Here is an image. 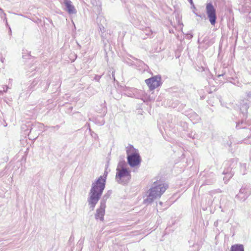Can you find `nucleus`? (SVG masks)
Returning <instances> with one entry per match:
<instances>
[{
	"instance_id": "nucleus-1",
	"label": "nucleus",
	"mask_w": 251,
	"mask_h": 251,
	"mask_svg": "<svg viewBox=\"0 0 251 251\" xmlns=\"http://www.w3.org/2000/svg\"><path fill=\"white\" fill-rule=\"evenodd\" d=\"M107 176V172H105L102 176H100L98 179L92 184L88 202L93 209L100 199L103 190L104 189L105 182Z\"/></svg>"
},
{
	"instance_id": "nucleus-2",
	"label": "nucleus",
	"mask_w": 251,
	"mask_h": 251,
	"mask_svg": "<svg viewBox=\"0 0 251 251\" xmlns=\"http://www.w3.org/2000/svg\"><path fill=\"white\" fill-rule=\"evenodd\" d=\"M127 155V162L131 167L138 166L141 161V158L137 150L135 149L132 146L129 145L126 147V150Z\"/></svg>"
},
{
	"instance_id": "nucleus-3",
	"label": "nucleus",
	"mask_w": 251,
	"mask_h": 251,
	"mask_svg": "<svg viewBox=\"0 0 251 251\" xmlns=\"http://www.w3.org/2000/svg\"><path fill=\"white\" fill-rule=\"evenodd\" d=\"M167 188V186L165 183L160 181L155 182L149 190L148 196L151 200L160 197L166 190Z\"/></svg>"
},
{
	"instance_id": "nucleus-4",
	"label": "nucleus",
	"mask_w": 251,
	"mask_h": 251,
	"mask_svg": "<svg viewBox=\"0 0 251 251\" xmlns=\"http://www.w3.org/2000/svg\"><path fill=\"white\" fill-rule=\"evenodd\" d=\"M116 178L120 183H126L131 178L129 172L127 169H117Z\"/></svg>"
},
{
	"instance_id": "nucleus-5",
	"label": "nucleus",
	"mask_w": 251,
	"mask_h": 251,
	"mask_svg": "<svg viewBox=\"0 0 251 251\" xmlns=\"http://www.w3.org/2000/svg\"><path fill=\"white\" fill-rule=\"evenodd\" d=\"M145 82L150 90H153L161 84V77L160 75H155L145 80Z\"/></svg>"
},
{
	"instance_id": "nucleus-6",
	"label": "nucleus",
	"mask_w": 251,
	"mask_h": 251,
	"mask_svg": "<svg viewBox=\"0 0 251 251\" xmlns=\"http://www.w3.org/2000/svg\"><path fill=\"white\" fill-rule=\"evenodd\" d=\"M206 11L211 24L214 25L216 20V10L212 3H208L206 4Z\"/></svg>"
},
{
	"instance_id": "nucleus-7",
	"label": "nucleus",
	"mask_w": 251,
	"mask_h": 251,
	"mask_svg": "<svg viewBox=\"0 0 251 251\" xmlns=\"http://www.w3.org/2000/svg\"><path fill=\"white\" fill-rule=\"evenodd\" d=\"M105 203H101L100 207L97 210V212L95 214V218L96 219H100L102 221L103 220V217L105 214Z\"/></svg>"
},
{
	"instance_id": "nucleus-8",
	"label": "nucleus",
	"mask_w": 251,
	"mask_h": 251,
	"mask_svg": "<svg viewBox=\"0 0 251 251\" xmlns=\"http://www.w3.org/2000/svg\"><path fill=\"white\" fill-rule=\"evenodd\" d=\"M65 5L67 8V11L69 14H74L75 13V7L72 4L71 2L68 0H65Z\"/></svg>"
},
{
	"instance_id": "nucleus-9",
	"label": "nucleus",
	"mask_w": 251,
	"mask_h": 251,
	"mask_svg": "<svg viewBox=\"0 0 251 251\" xmlns=\"http://www.w3.org/2000/svg\"><path fill=\"white\" fill-rule=\"evenodd\" d=\"M230 251H244L243 245L235 244L231 246Z\"/></svg>"
},
{
	"instance_id": "nucleus-10",
	"label": "nucleus",
	"mask_w": 251,
	"mask_h": 251,
	"mask_svg": "<svg viewBox=\"0 0 251 251\" xmlns=\"http://www.w3.org/2000/svg\"><path fill=\"white\" fill-rule=\"evenodd\" d=\"M190 1H192V0H190Z\"/></svg>"
}]
</instances>
